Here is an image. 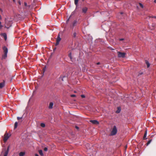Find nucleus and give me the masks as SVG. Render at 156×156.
Segmentation results:
<instances>
[{
  "instance_id": "nucleus-1",
  "label": "nucleus",
  "mask_w": 156,
  "mask_h": 156,
  "mask_svg": "<svg viewBox=\"0 0 156 156\" xmlns=\"http://www.w3.org/2000/svg\"><path fill=\"white\" fill-rule=\"evenodd\" d=\"M117 129L116 126H113L112 130L111 133V135L112 136H114L117 133Z\"/></svg>"
},
{
  "instance_id": "nucleus-2",
  "label": "nucleus",
  "mask_w": 156,
  "mask_h": 156,
  "mask_svg": "<svg viewBox=\"0 0 156 156\" xmlns=\"http://www.w3.org/2000/svg\"><path fill=\"white\" fill-rule=\"evenodd\" d=\"M119 58H124L125 57L126 53L124 52H122L120 51L117 52Z\"/></svg>"
},
{
  "instance_id": "nucleus-3",
  "label": "nucleus",
  "mask_w": 156,
  "mask_h": 156,
  "mask_svg": "<svg viewBox=\"0 0 156 156\" xmlns=\"http://www.w3.org/2000/svg\"><path fill=\"white\" fill-rule=\"evenodd\" d=\"M61 38L60 37V35L59 34L58 35L56 39V43L55 44V46H57V45H58L59 44V42L60 41H61Z\"/></svg>"
},
{
  "instance_id": "nucleus-4",
  "label": "nucleus",
  "mask_w": 156,
  "mask_h": 156,
  "mask_svg": "<svg viewBox=\"0 0 156 156\" xmlns=\"http://www.w3.org/2000/svg\"><path fill=\"white\" fill-rule=\"evenodd\" d=\"M10 136H9V134L7 133H5L4 135V137L3 139V141L4 142H5L9 138V137Z\"/></svg>"
},
{
  "instance_id": "nucleus-5",
  "label": "nucleus",
  "mask_w": 156,
  "mask_h": 156,
  "mask_svg": "<svg viewBox=\"0 0 156 156\" xmlns=\"http://www.w3.org/2000/svg\"><path fill=\"white\" fill-rule=\"evenodd\" d=\"M9 146H8V147L7 149L5 151H5L4 153V156H7V155L8 154L9 150Z\"/></svg>"
},
{
  "instance_id": "nucleus-6",
  "label": "nucleus",
  "mask_w": 156,
  "mask_h": 156,
  "mask_svg": "<svg viewBox=\"0 0 156 156\" xmlns=\"http://www.w3.org/2000/svg\"><path fill=\"white\" fill-rule=\"evenodd\" d=\"M90 122L94 124L98 125L99 124V122L96 120H90Z\"/></svg>"
},
{
  "instance_id": "nucleus-7",
  "label": "nucleus",
  "mask_w": 156,
  "mask_h": 156,
  "mask_svg": "<svg viewBox=\"0 0 156 156\" xmlns=\"http://www.w3.org/2000/svg\"><path fill=\"white\" fill-rule=\"evenodd\" d=\"M3 49L4 53L7 54L8 50V48L5 46H4L3 47Z\"/></svg>"
},
{
  "instance_id": "nucleus-8",
  "label": "nucleus",
  "mask_w": 156,
  "mask_h": 156,
  "mask_svg": "<svg viewBox=\"0 0 156 156\" xmlns=\"http://www.w3.org/2000/svg\"><path fill=\"white\" fill-rule=\"evenodd\" d=\"M88 9L86 7H84L82 9V12L83 13H86L87 12V11Z\"/></svg>"
},
{
  "instance_id": "nucleus-9",
  "label": "nucleus",
  "mask_w": 156,
  "mask_h": 156,
  "mask_svg": "<svg viewBox=\"0 0 156 156\" xmlns=\"http://www.w3.org/2000/svg\"><path fill=\"white\" fill-rule=\"evenodd\" d=\"M5 85V81H4L3 82L0 83V88H2L4 87Z\"/></svg>"
},
{
  "instance_id": "nucleus-10",
  "label": "nucleus",
  "mask_w": 156,
  "mask_h": 156,
  "mask_svg": "<svg viewBox=\"0 0 156 156\" xmlns=\"http://www.w3.org/2000/svg\"><path fill=\"white\" fill-rule=\"evenodd\" d=\"M1 35L3 36L5 40L7 39V35L5 33H2L1 34Z\"/></svg>"
},
{
  "instance_id": "nucleus-11",
  "label": "nucleus",
  "mask_w": 156,
  "mask_h": 156,
  "mask_svg": "<svg viewBox=\"0 0 156 156\" xmlns=\"http://www.w3.org/2000/svg\"><path fill=\"white\" fill-rule=\"evenodd\" d=\"M53 103L52 102H50V103H49V106L48 107L49 108V109L52 108H53Z\"/></svg>"
},
{
  "instance_id": "nucleus-12",
  "label": "nucleus",
  "mask_w": 156,
  "mask_h": 156,
  "mask_svg": "<svg viewBox=\"0 0 156 156\" xmlns=\"http://www.w3.org/2000/svg\"><path fill=\"white\" fill-rule=\"evenodd\" d=\"M147 130H146L145 131V133H144V137H143V139L144 140H145L147 138H146V137L147 136Z\"/></svg>"
},
{
  "instance_id": "nucleus-13",
  "label": "nucleus",
  "mask_w": 156,
  "mask_h": 156,
  "mask_svg": "<svg viewBox=\"0 0 156 156\" xmlns=\"http://www.w3.org/2000/svg\"><path fill=\"white\" fill-rule=\"evenodd\" d=\"M7 57V54L4 53L3 55H2V58L3 59H5Z\"/></svg>"
},
{
  "instance_id": "nucleus-14",
  "label": "nucleus",
  "mask_w": 156,
  "mask_h": 156,
  "mask_svg": "<svg viewBox=\"0 0 156 156\" xmlns=\"http://www.w3.org/2000/svg\"><path fill=\"white\" fill-rule=\"evenodd\" d=\"M145 63L147 65V68H149L150 66V64L149 63V62L147 60H145Z\"/></svg>"
},
{
  "instance_id": "nucleus-15",
  "label": "nucleus",
  "mask_w": 156,
  "mask_h": 156,
  "mask_svg": "<svg viewBox=\"0 0 156 156\" xmlns=\"http://www.w3.org/2000/svg\"><path fill=\"white\" fill-rule=\"evenodd\" d=\"M25 154V153L24 152H20L19 154V156H23Z\"/></svg>"
},
{
  "instance_id": "nucleus-16",
  "label": "nucleus",
  "mask_w": 156,
  "mask_h": 156,
  "mask_svg": "<svg viewBox=\"0 0 156 156\" xmlns=\"http://www.w3.org/2000/svg\"><path fill=\"white\" fill-rule=\"evenodd\" d=\"M77 23V21L76 20H74L73 21V23L72 24V27H74L75 26L76 24Z\"/></svg>"
},
{
  "instance_id": "nucleus-17",
  "label": "nucleus",
  "mask_w": 156,
  "mask_h": 156,
  "mask_svg": "<svg viewBox=\"0 0 156 156\" xmlns=\"http://www.w3.org/2000/svg\"><path fill=\"white\" fill-rule=\"evenodd\" d=\"M121 111V109L120 108L118 107L117 110L116 111V113H119Z\"/></svg>"
},
{
  "instance_id": "nucleus-18",
  "label": "nucleus",
  "mask_w": 156,
  "mask_h": 156,
  "mask_svg": "<svg viewBox=\"0 0 156 156\" xmlns=\"http://www.w3.org/2000/svg\"><path fill=\"white\" fill-rule=\"evenodd\" d=\"M39 153L40 155L41 156H43V154L42 152V151L41 150H40L39 151Z\"/></svg>"
},
{
  "instance_id": "nucleus-19",
  "label": "nucleus",
  "mask_w": 156,
  "mask_h": 156,
  "mask_svg": "<svg viewBox=\"0 0 156 156\" xmlns=\"http://www.w3.org/2000/svg\"><path fill=\"white\" fill-rule=\"evenodd\" d=\"M17 125H18V123H17V122H15V123L14 126V129H16L17 128Z\"/></svg>"
},
{
  "instance_id": "nucleus-20",
  "label": "nucleus",
  "mask_w": 156,
  "mask_h": 156,
  "mask_svg": "<svg viewBox=\"0 0 156 156\" xmlns=\"http://www.w3.org/2000/svg\"><path fill=\"white\" fill-rule=\"evenodd\" d=\"M79 0H74V3L75 5L77 6L78 4V2Z\"/></svg>"
},
{
  "instance_id": "nucleus-21",
  "label": "nucleus",
  "mask_w": 156,
  "mask_h": 156,
  "mask_svg": "<svg viewBox=\"0 0 156 156\" xmlns=\"http://www.w3.org/2000/svg\"><path fill=\"white\" fill-rule=\"evenodd\" d=\"M40 125L42 127H45V124L43 123H42Z\"/></svg>"
},
{
  "instance_id": "nucleus-22",
  "label": "nucleus",
  "mask_w": 156,
  "mask_h": 156,
  "mask_svg": "<svg viewBox=\"0 0 156 156\" xmlns=\"http://www.w3.org/2000/svg\"><path fill=\"white\" fill-rule=\"evenodd\" d=\"M71 55H72L71 53L70 52V53H69V55H68L69 57L71 59H72V58Z\"/></svg>"
},
{
  "instance_id": "nucleus-23",
  "label": "nucleus",
  "mask_w": 156,
  "mask_h": 156,
  "mask_svg": "<svg viewBox=\"0 0 156 156\" xmlns=\"http://www.w3.org/2000/svg\"><path fill=\"white\" fill-rule=\"evenodd\" d=\"M152 141V140H149L148 142L147 143V145H148Z\"/></svg>"
},
{
  "instance_id": "nucleus-24",
  "label": "nucleus",
  "mask_w": 156,
  "mask_h": 156,
  "mask_svg": "<svg viewBox=\"0 0 156 156\" xmlns=\"http://www.w3.org/2000/svg\"><path fill=\"white\" fill-rule=\"evenodd\" d=\"M76 32H74L73 34V37H75L76 36Z\"/></svg>"
},
{
  "instance_id": "nucleus-25",
  "label": "nucleus",
  "mask_w": 156,
  "mask_h": 156,
  "mask_svg": "<svg viewBox=\"0 0 156 156\" xmlns=\"http://www.w3.org/2000/svg\"><path fill=\"white\" fill-rule=\"evenodd\" d=\"M139 5L140 7H141L142 8H143V5L141 3H139Z\"/></svg>"
},
{
  "instance_id": "nucleus-26",
  "label": "nucleus",
  "mask_w": 156,
  "mask_h": 156,
  "mask_svg": "<svg viewBox=\"0 0 156 156\" xmlns=\"http://www.w3.org/2000/svg\"><path fill=\"white\" fill-rule=\"evenodd\" d=\"M22 118V117H17V119L18 120H19L20 119H21Z\"/></svg>"
},
{
  "instance_id": "nucleus-27",
  "label": "nucleus",
  "mask_w": 156,
  "mask_h": 156,
  "mask_svg": "<svg viewBox=\"0 0 156 156\" xmlns=\"http://www.w3.org/2000/svg\"><path fill=\"white\" fill-rule=\"evenodd\" d=\"M47 150H48V148L47 147H45L44 148V150L45 151H47Z\"/></svg>"
},
{
  "instance_id": "nucleus-28",
  "label": "nucleus",
  "mask_w": 156,
  "mask_h": 156,
  "mask_svg": "<svg viewBox=\"0 0 156 156\" xmlns=\"http://www.w3.org/2000/svg\"><path fill=\"white\" fill-rule=\"evenodd\" d=\"M81 97L82 98H85V96L84 95H81Z\"/></svg>"
},
{
  "instance_id": "nucleus-29",
  "label": "nucleus",
  "mask_w": 156,
  "mask_h": 156,
  "mask_svg": "<svg viewBox=\"0 0 156 156\" xmlns=\"http://www.w3.org/2000/svg\"><path fill=\"white\" fill-rule=\"evenodd\" d=\"M24 5L26 7L28 5H27V3L26 2H24Z\"/></svg>"
},
{
  "instance_id": "nucleus-30",
  "label": "nucleus",
  "mask_w": 156,
  "mask_h": 156,
  "mask_svg": "<svg viewBox=\"0 0 156 156\" xmlns=\"http://www.w3.org/2000/svg\"><path fill=\"white\" fill-rule=\"evenodd\" d=\"M71 96L72 97H75L76 96V95L75 94H72L71 95Z\"/></svg>"
},
{
  "instance_id": "nucleus-31",
  "label": "nucleus",
  "mask_w": 156,
  "mask_h": 156,
  "mask_svg": "<svg viewBox=\"0 0 156 156\" xmlns=\"http://www.w3.org/2000/svg\"><path fill=\"white\" fill-rule=\"evenodd\" d=\"M30 5H28L27 6V9H29L30 8Z\"/></svg>"
},
{
  "instance_id": "nucleus-32",
  "label": "nucleus",
  "mask_w": 156,
  "mask_h": 156,
  "mask_svg": "<svg viewBox=\"0 0 156 156\" xmlns=\"http://www.w3.org/2000/svg\"><path fill=\"white\" fill-rule=\"evenodd\" d=\"M2 25H1V24H0V29H1L2 28Z\"/></svg>"
},
{
  "instance_id": "nucleus-33",
  "label": "nucleus",
  "mask_w": 156,
  "mask_h": 156,
  "mask_svg": "<svg viewBox=\"0 0 156 156\" xmlns=\"http://www.w3.org/2000/svg\"><path fill=\"white\" fill-rule=\"evenodd\" d=\"M151 17L156 19V16H152Z\"/></svg>"
},
{
  "instance_id": "nucleus-34",
  "label": "nucleus",
  "mask_w": 156,
  "mask_h": 156,
  "mask_svg": "<svg viewBox=\"0 0 156 156\" xmlns=\"http://www.w3.org/2000/svg\"><path fill=\"white\" fill-rule=\"evenodd\" d=\"M124 40V39L123 38H121L119 39V40L120 41H122Z\"/></svg>"
},
{
  "instance_id": "nucleus-35",
  "label": "nucleus",
  "mask_w": 156,
  "mask_h": 156,
  "mask_svg": "<svg viewBox=\"0 0 156 156\" xmlns=\"http://www.w3.org/2000/svg\"><path fill=\"white\" fill-rule=\"evenodd\" d=\"M119 14L121 15H122L123 14V12H120Z\"/></svg>"
},
{
  "instance_id": "nucleus-36",
  "label": "nucleus",
  "mask_w": 156,
  "mask_h": 156,
  "mask_svg": "<svg viewBox=\"0 0 156 156\" xmlns=\"http://www.w3.org/2000/svg\"><path fill=\"white\" fill-rule=\"evenodd\" d=\"M75 128L77 129H79V127L77 126H76Z\"/></svg>"
},
{
  "instance_id": "nucleus-37",
  "label": "nucleus",
  "mask_w": 156,
  "mask_h": 156,
  "mask_svg": "<svg viewBox=\"0 0 156 156\" xmlns=\"http://www.w3.org/2000/svg\"><path fill=\"white\" fill-rule=\"evenodd\" d=\"M35 156H39L37 154H35Z\"/></svg>"
},
{
  "instance_id": "nucleus-38",
  "label": "nucleus",
  "mask_w": 156,
  "mask_h": 156,
  "mask_svg": "<svg viewBox=\"0 0 156 156\" xmlns=\"http://www.w3.org/2000/svg\"><path fill=\"white\" fill-rule=\"evenodd\" d=\"M97 65H99V64H100V62H98V63H97Z\"/></svg>"
},
{
  "instance_id": "nucleus-39",
  "label": "nucleus",
  "mask_w": 156,
  "mask_h": 156,
  "mask_svg": "<svg viewBox=\"0 0 156 156\" xmlns=\"http://www.w3.org/2000/svg\"><path fill=\"white\" fill-rule=\"evenodd\" d=\"M154 2L155 3H156V0H154Z\"/></svg>"
},
{
  "instance_id": "nucleus-40",
  "label": "nucleus",
  "mask_w": 156,
  "mask_h": 156,
  "mask_svg": "<svg viewBox=\"0 0 156 156\" xmlns=\"http://www.w3.org/2000/svg\"><path fill=\"white\" fill-rule=\"evenodd\" d=\"M56 49V48H54L53 49V50L55 51Z\"/></svg>"
},
{
  "instance_id": "nucleus-41",
  "label": "nucleus",
  "mask_w": 156,
  "mask_h": 156,
  "mask_svg": "<svg viewBox=\"0 0 156 156\" xmlns=\"http://www.w3.org/2000/svg\"><path fill=\"white\" fill-rule=\"evenodd\" d=\"M69 18L68 19V20H67V21H66L67 22L69 21Z\"/></svg>"
},
{
  "instance_id": "nucleus-42",
  "label": "nucleus",
  "mask_w": 156,
  "mask_h": 156,
  "mask_svg": "<svg viewBox=\"0 0 156 156\" xmlns=\"http://www.w3.org/2000/svg\"><path fill=\"white\" fill-rule=\"evenodd\" d=\"M1 18H2L1 16L0 15V19H1Z\"/></svg>"
},
{
  "instance_id": "nucleus-43",
  "label": "nucleus",
  "mask_w": 156,
  "mask_h": 156,
  "mask_svg": "<svg viewBox=\"0 0 156 156\" xmlns=\"http://www.w3.org/2000/svg\"><path fill=\"white\" fill-rule=\"evenodd\" d=\"M13 1L14 2H15V0H13Z\"/></svg>"
},
{
  "instance_id": "nucleus-44",
  "label": "nucleus",
  "mask_w": 156,
  "mask_h": 156,
  "mask_svg": "<svg viewBox=\"0 0 156 156\" xmlns=\"http://www.w3.org/2000/svg\"><path fill=\"white\" fill-rule=\"evenodd\" d=\"M19 3L20 5V2H19Z\"/></svg>"
},
{
  "instance_id": "nucleus-45",
  "label": "nucleus",
  "mask_w": 156,
  "mask_h": 156,
  "mask_svg": "<svg viewBox=\"0 0 156 156\" xmlns=\"http://www.w3.org/2000/svg\"><path fill=\"white\" fill-rule=\"evenodd\" d=\"M74 93H76V91H74Z\"/></svg>"
},
{
  "instance_id": "nucleus-46",
  "label": "nucleus",
  "mask_w": 156,
  "mask_h": 156,
  "mask_svg": "<svg viewBox=\"0 0 156 156\" xmlns=\"http://www.w3.org/2000/svg\"><path fill=\"white\" fill-rule=\"evenodd\" d=\"M83 1H84V0H82Z\"/></svg>"
}]
</instances>
